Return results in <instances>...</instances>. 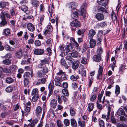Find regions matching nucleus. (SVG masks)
<instances>
[{
	"label": "nucleus",
	"instance_id": "f257e3e1",
	"mask_svg": "<svg viewBox=\"0 0 127 127\" xmlns=\"http://www.w3.org/2000/svg\"><path fill=\"white\" fill-rule=\"evenodd\" d=\"M48 71L47 67H43L42 70H38L37 73V76L38 78H41L45 76L46 74Z\"/></svg>",
	"mask_w": 127,
	"mask_h": 127
},
{
	"label": "nucleus",
	"instance_id": "f03ea898",
	"mask_svg": "<svg viewBox=\"0 0 127 127\" xmlns=\"http://www.w3.org/2000/svg\"><path fill=\"white\" fill-rule=\"evenodd\" d=\"M59 48L62 53H64V55L67 54L69 51L68 45H66L65 47V45H60L59 46Z\"/></svg>",
	"mask_w": 127,
	"mask_h": 127
},
{
	"label": "nucleus",
	"instance_id": "7ed1b4c3",
	"mask_svg": "<svg viewBox=\"0 0 127 127\" xmlns=\"http://www.w3.org/2000/svg\"><path fill=\"white\" fill-rule=\"evenodd\" d=\"M66 6L70 9L72 11L74 10H77L76 9V8L77 7L78 4L76 2H71L67 4Z\"/></svg>",
	"mask_w": 127,
	"mask_h": 127
},
{
	"label": "nucleus",
	"instance_id": "20e7f679",
	"mask_svg": "<svg viewBox=\"0 0 127 127\" xmlns=\"http://www.w3.org/2000/svg\"><path fill=\"white\" fill-rule=\"evenodd\" d=\"M86 7V4L85 3H84L81 7V14L82 15L84 19L86 18V11L85 10Z\"/></svg>",
	"mask_w": 127,
	"mask_h": 127
},
{
	"label": "nucleus",
	"instance_id": "39448f33",
	"mask_svg": "<svg viewBox=\"0 0 127 127\" xmlns=\"http://www.w3.org/2000/svg\"><path fill=\"white\" fill-rule=\"evenodd\" d=\"M99 67L98 69V73L96 77L97 79H102V72L103 70V68L102 66L99 65Z\"/></svg>",
	"mask_w": 127,
	"mask_h": 127
},
{
	"label": "nucleus",
	"instance_id": "423d86ee",
	"mask_svg": "<svg viewBox=\"0 0 127 127\" xmlns=\"http://www.w3.org/2000/svg\"><path fill=\"white\" fill-rule=\"evenodd\" d=\"M54 80L55 85L60 87H62L61 83L60 82H62V79L59 78L58 76H56L54 78Z\"/></svg>",
	"mask_w": 127,
	"mask_h": 127
},
{
	"label": "nucleus",
	"instance_id": "0eeeda50",
	"mask_svg": "<svg viewBox=\"0 0 127 127\" xmlns=\"http://www.w3.org/2000/svg\"><path fill=\"white\" fill-rule=\"evenodd\" d=\"M70 25L72 27H75L77 28L80 27V23L76 19H75L70 23Z\"/></svg>",
	"mask_w": 127,
	"mask_h": 127
},
{
	"label": "nucleus",
	"instance_id": "6e6552de",
	"mask_svg": "<svg viewBox=\"0 0 127 127\" xmlns=\"http://www.w3.org/2000/svg\"><path fill=\"white\" fill-rule=\"evenodd\" d=\"M27 27L29 31L32 32H33L35 29L34 25L31 23H29L27 24Z\"/></svg>",
	"mask_w": 127,
	"mask_h": 127
},
{
	"label": "nucleus",
	"instance_id": "1a4fd4ad",
	"mask_svg": "<svg viewBox=\"0 0 127 127\" xmlns=\"http://www.w3.org/2000/svg\"><path fill=\"white\" fill-rule=\"evenodd\" d=\"M42 110V108L40 106H38L36 107L35 109V113L37 117H39L40 115V114L41 113Z\"/></svg>",
	"mask_w": 127,
	"mask_h": 127
},
{
	"label": "nucleus",
	"instance_id": "9d476101",
	"mask_svg": "<svg viewBox=\"0 0 127 127\" xmlns=\"http://www.w3.org/2000/svg\"><path fill=\"white\" fill-rule=\"evenodd\" d=\"M95 17L98 21H101L104 20V15L100 13H98L95 15Z\"/></svg>",
	"mask_w": 127,
	"mask_h": 127
},
{
	"label": "nucleus",
	"instance_id": "9b49d317",
	"mask_svg": "<svg viewBox=\"0 0 127 127\" xmlns=\"http://www.w3.org/2000/svg\"><path fill=\"white\" fill-rule=\"evenodd\" d=\"M96 33L95 31L93 29L90 30L88 34V39L92 38L95 35Z\"/></svg>",
	"mask_w": 127,
	"mask_h": 127
},
{
	"label": "nucleus",
	"instance_id": "f8f14e48",
	"mask_svg": "<svg viewBox=\"0 0 127 127\" xmlns=\"http://www.w3.org/2000/svg\"><path fill=\"white\" fill-rule=\"evenodd\" d=\"M10 33V30L8 28L3 29L2 32V35L4 36H8Z\"/></svg>",
	"mask_w": 127,
	"mask_h": 127
},
{
	"label": "nucleus",
	"instance_id": "ddd939ff",
	"mask_svg": "<svg viewBox=\"0 0 127 127\" xmlns=\"http://www.w3.org/2000/svg\"><path fill=\"white\" fill-rule=\"evenodd\" d=\"M21 9L22 11L25 12L27 14H29L30 13V11L28 10V8L27 6L25 5H23L21 7Z\"/></svg>",
	"mask_w": 127,
	"mask_h": 127
},
{
	"label": "nucleus",
	"instance_id": "4468645a",
	"mask_svg": "<svg viewBox=\"0 0 127 127\" xmlns=\"http://www.w3.org/2000/svg\"><path fill=\"white\" fill-rule=\"evenodd\" d=\"M44 52V50L41 49H36L34 51V54L36 55H42Z\"/></svg>",
	"mask_w": 127,
	"mask_h": 127
},
{
	"label": "nucleus",
	"instance_id": "2eb2a0df",
	"mask_svg": "<svg viewBox=\"0 0 127 127\" xmlns=\"http://www.w3.org/2000/svg\"><path fill=\"white\" fill-rule=\"evenodd\" d=\"M93 60L96 62H99L101 60V57L100 55L97 54L96 55H94L93 57Z\"/></svg>",
	"mask_w": 127,
	"mask_h": 127
},
{
	"label": "nucleus",
	"instance_id": "dca6fc26",
	"mask_svg": "<svg viewBox=\"0 0 127 127\" xmlns=\"http://www.w3.org/2000/svg\"><path fill=\"white\" fill-rule=\"evenodd\" d=\"M5 82L8 84H11L14 82V79L11 77H7L5 78Z\"/></svg>",
	"mask_w": 127,
	"mask_h": 127
},
{
	"label": "nucleus",
	"instance_id": "f3484780",
	"mask_svg": "<svg viewBox=\"0 0 127 127\" xmlns=\"http://www.w3.org/2000/svg\"><path fill=\"white\" fill-rule=\"evenodd\" d=\"M90 40V47L91 48L94 47L95 45L96 42L95 40L92 38L91 39H88Z\"/></svg>",
	"mask_w": 127,
	"mask_h": 127
},
{
	"label": "nucleus",
	"instance_id": "a211bd4d",
	"mask_svg": "<svg viewBox=\"0 0 127 127\" xmlns=\"http://www.w3.org/2000/svg\"><path fill=\"white\" fill-rule=\"evenodd\" d=\"M110 108H108V110L107 113L106 115L104 114L102 115V118L104 119H105L107 121H108V120L109 118V116L111 111H110Z\"/></svg>",
	"mask_w": 127,
	"mask_h": 127
},
{
	"label": "nucleus",
	"instance_id": "6ab92c4d",
	"mask_svg": "<svg viewBox=\"0 0 127 127\" xmlns=\"http://www.w3.org/2000/svg\"><path fill=\"white\" fill-rule=\"evenodd\" d=\"M57 104V101L56 100L53 99L51 101L50 103V105L51 107L54 108H55Z\"/></svg>",
	"mask_w": 127,
	"mask_h": 127
},
{
	"label": "nucleus",
	"instance_id": "aec40b11",
	"mask_svg": "<svg viewBox=\"0 0 127 127\" xmlns=\"http://www.w3.org/2000/svg\"><path fill=\"white\" fill-rule=\"evenodd\" d=\"M94 104L90 102L88 104L87 107V110L89 112H91L92 111L94 108Z\"/></svg>",
	"mask_w": 127,
	"mask_h": 127
},
{
	"label": "nucleus",
	"instance_id": "412c9836",
	"mask_svg": "<svg viewBox=\"0 0 127 127\" xmlns=\"http://www.w3.org/2000/svg\"><path fill=\"white\" fill-rule=\"evenodd\" d=\"M79 78V76L76 74L72 75L70 77V79L72 81H76Z\"/></svg>",
	"mask_w": 127,
	"mask_h": 127
},
{
	"label": "nucleus",
	"instance_id": "4be33fe9",
	"mask_svg": "<svg viewBox=\"0 0 127 127\" xmlns=\"http://www.w3.org/2000/svg\"><path fill=\"white\" fill-rule=\"evenodd\" d=\"M16 57L18 59H20L22 56V51L20 50L17 51L15 53Z\"/></svg>",
	"mask_w": 127,
	"mask_h": 127
},
{
	"label": "nucleus",
	"instance_id": "5701e85b",
	"mask_svg": "<svg viewBox=\"0 0 127 127\" xmlns=\"http://www.w3.org/2000/svg\"><path fill=\"white\" fill-rule=\"evenodd\" d=\"M19 95V94L17 93H15L13 94L12 97V101L13 103H15L16 102Z\"/></svg>",
	"mask_w": 127,
	"mask_h": 127
},
{
	"label": "nucleus",
	"instance_id": "b1692460",
	"mask_svg": "<svg viewBox=\"0 0 127 127\" xmlns=\"http://www.w3.org/2000/svg\"><path fill=\"white\" fill-rule=\"evenodd\" d=\"M9 4L7 2L1 1L0 2V7L3 8L6 6H8Z\"/></svg>",
	"mask_w": 127,
	"mask_h": 127
},
{
	"label": "nucleus",
	"instance_id": "393cba45",
	"mask_svg": "<svg viewBox=\"0 0 127 127\" xmlns=\"http://www.w3.org/2000/svg\"><path fill=\"white\" fill-rule=\"evenodd\" d=\"M70 124L72 127H77V122L75 119H71L70 120Z\"/></svg>",
	"mask_w": 127,
	"mask_h": 127
},
{
	"label": "nucleus",
	"instance_id": "a878e982",
	"mask_svg": "<svg viewBox=\"0 0 127 127\" xmlns=\"http://www.w3.org/2000/svg\"><path fill=\"white\" fill-rule=\"evenodd\" d=\"M52 32L49 31L48 30H46L44 32V33L45 36L47 38H48L49 37L51 36V32Z\"/></svg>",
	"mask_w": 127,
	"mask_h": 127
},
{
	"label": "nucleus",
	"instance_id": "bb28decb",
	"mask_svg": "<svg viewBox=\"0 0 127 127\" xmlns=\"http://www.w3.org/2000/svg\"><path fill=\"white\" fill-rule=\"evenodd\" d=\"M46 80V78H43L39 79L37 81V84L38 85L44 84L45 83Z\"/></svg>",
	"mask_w": 127,
	"mask_h": 127
},
{
	"label": "nucleus",
	"instance_id": "cd10ccee",
	"mask_svg": "<svg viewBox=\"0 0 127 127\" xmlns=\"http://www.w3.org/2000/svg\"><path fill=\"white\" fill-rule=\"evenodd\" d=\"M97 1L100 5L105 6L106 5V0H97Z\"/></svg>",
	"mask_w": 127,
	"mask_h": 127
},
{
	"label": "nucleus",
	"instance_id": "c85d7f7f",
	"mask_svg": "<svg viewBox=\"0 0 127 127\" xmlns=\"http://www.w3.org/2000/svg\"><path fill=\"white\" fill-rule=\"evenodd\" d=\"M39 2L38 0H36L32 1L31 2V4L33 6L37 7H38L39 4Z\"/></svg>",
	"mask_w": 127,
	"mask_h": 127
},
{
	"label": "nucleus",
	"instance_id": "c756f323",
	"mask_svg": "<svg viewBox=\"0 0 127 127\" xmlns=\"http://www.w3.org/2000/svg\"><path fill=\"white\" fill-rule=\"evenodd\" d=\"M79 63L78 62H76L72 63V67L74 69H77L79 65Z\"/></svg>",
	"mask_w": 127,
	"mask_h": 127
},
{
	"label": "nucleus",
	"instance_id": "7c9ffc66",
	"mask_svg": "<svg viewBox=\"0 0 127 127\" xmlns=\"http://www.w3.org/2000/svg\"><path fill=\"white\" fill-rule=\"evenodd\" d=\"M66 59L68 64L70 65L72 64L73 62V59L71 58L70 56L68 55L66 57Z\"/></svg>",
	"mask_w": 127,
	"mask_h": 127
},
{
	"label": "nucleus",
	"instance_id": "2f4dec72",
	"mask_svg": "<svg viewBox=\"0 0 127 127\" xmlns=\"http://www.w3.org/2000/svg\"><path fill=\"white\" fill-rule=\"evenodd\" d=\"M125 114V112L124 110L122 108L119 109L117 112V114L119 116L123 115Z\"/></svg>",
	"mask_w": 127,
	"mask_h": 127
},
{
	"label": "nucleus",
	"instance_id": "473e14b6",
	"mask_svg": "<svg viewBox=\"0 0 127 127\" xmlns=\"http://www.w3.org/2000/svg\"><path fill=\"white\" fill-rule=\"evenodd\" d=\"M78 125L80 127H85V122L83 121L80 120V119L78 121Z\"/></svg>",
	"mask_w": 127,
	"mask_h": 127
},
{
	"label": "nucleus",
	"instance_id": "72a5a7b5",
	"mask_svg": "<svg viewBox=\"0 0 127 127\" xmlns=\"http://www.w3.org/2000/svg\"><path fill=\"white\" fill-rule=\"evenodd\" d=\"M98 25L102 28L105 27L107 26V22L106 21H103L98 24Z\"/></svg>",
	"mask_w": 127,
	"mask_h": 127
},
{
	"label": "nucleus",
	"instance_id": "f704fd0d",
	"mask_svg": "<svg viewBox=\"0 0 127 127\" xmlns=\"http://www.w3.org/2000/svg\"><path fill=\"white\" fill-rule=\"evenodd\" d=\"M88 61V60L86 58L84 57H83L81 58V63L83 64H87Z\"/></svg>",
	"mask_w": 127,
	"mask_h": 127
},
{
	"label": "nucleus",
	"instance_id": "c9c22d12",
	"mask_svg": "<svg viewBox=\"0 0 127 127\" xmlns=\"http://www.w3.org/2000/svg\"><path fill=\"white\" fill-rule=\"evenodd\" d=\"M111 18L112 20L114 21H117V17L114 11L112 10L111 13Z\"/></svg>",
	"mask_w": 127,
	"mask_h": 127
},
{
	"label": "nucleus",
	"instance_id": "e433bc0d",
	"mask_svg": "<svg viewBox=\"0 0 127 127\" xmlns=\"http://www.w3.org/2000/svg\"><path fill=\"white\" fill-rule=\"evenodd\" d=\"M54 9V6L53 5H52L50 7H49L48 9V11L50 17H52V14Z\"/></svg>",
	"mask_w": 127,
	"mask_h": 127
},
{
	"label": "nucleus",
	"instance_id": "4c0bfd02",
	"mask_svg": "<svg viewBox=\"0 0 127 127\" xmlns=\"http://www.w3.org/2000/svg\"><path fill=\"white\" fill-rule=\"evenodd\" d=\"M98 12L101 11L102 13H106L107 12L105 8L102 6L99 7L98 9Z\"/></svg>",
	"mask_w": 127,
	"mask_h": 127
},
{
	"label": "nucleus",
	"instance_id": "58836bf2",
	"mask_svg": "<svg viewBox=\"0 0 127 127\" xmlns=\"http://www.w3.org/2000/svg\"><path fill=\"white\" fill-rule=\"evenodd\" d=\"M61 62L62 65L65 66L66 68L67 69L68 68V66L66 65L64 59H61Z\"/></svg>",
	"mask_w": 127,
	"mask_h": 127
},
{
	"label": "nucleus",
	"instance_id": "ea45409f",
	"mask_svg": "<svg viewBox=\"0 0 127 127\" xmlns=\"http://www.w3.org/2000/svg\"><path fill=\"white\" fill-rule=\"evenodd\" d=\"M38 91L37 89L35 88L33 89L32 91L31 95H39L38 94Z\"/></svg>",
	"mask_w": 127,
	"mask_h": 127
},
{
	"label": "nucleus",
	"instance_id": "a19ab883",
	"mask_svg": "<svg viewBox=\"0 0 127 127\" xmlns=\"http://www.w3.org/2000/svg\"><path fill=\"white\" fill-rule=\"evenodd\" d=\"M18 68V67L15 65H11L10 67V68L11 71L12 72L15 71Z\"/></svg>",
	"mask_w": 127,
	"mask_h": 127
},
{
	"label": "nucleus",
	"instance_id": "79ce46f5",
	"mask_svg": "<svg viewBox=\"0 0 127 127\" xmlns=\"http://www.w3.org/2000/svg\"><path fill=\"white\" fill-rule=\"evenodd\" d=\"M2 63L6 65H9L11 63V61L10 60L8 59H6L3 60L2 62Z\"/></svg>",
	"mask_w": 127,
	"mask_h": 127
},
{
	"label": "nucleus",
	"instance_id": "37998d69",
	"mask_svg": "<svg viewBox=\"0 0 127 127\" xmlns=\"http://www.w3.org/2000/svg\"><path fill=\"white\" fill-rule=\"evenodd\" d=\"M62 92L65 96H67L69 95L68 90L65 89L62 90Z\"/></svg>",
	"mask_w": 127,
	"mask_h": 127
},
{
	"label": "nucleus",
	"instance_id": "c03bdc74",
	"mask_svg": "<svg viewBox=\"0 0 127 127\" xmlns=\"http://www.w3.org/2000/svg\"><path fill=\"white\" fill-rule=\"evenodd\" d=\"M70 115L72 116H74L75 114V111L74 108L71 107L70 109Z\"/></svg>",
	"mask_w": 127,
	"mask_h": 127
},
{
	"label": "nucleus",
	"instance_id": "a18cd8bd",
	"mask_svg": "<svg viewBox=\"0 0 127 127\" xmlns=\"http://www.w3.org/2000/svg\"><path fill=\"white\" fill-rule=\"evenodd\" d=\"M76 11V10H75L74 12L73 11H72V13L71 14V17L72 18H74L78 17V13Z\"/></svg>",
	"mask_w": 127,
	"mask_h": 127
},
{
	"label": "nucleus",
	"instance_id": "49530a36",
	"mask_svg": "<svg viewBox=\"0 0 127 127\" xmlns=\"http://www.w3.org/2000/svg\"><path fill=\"white\" fill-rule=\"evenodd\" d=\"M68 55L71 57L74 58L76 57L77 56V52L76 51L71 53H69L68 54Z\"/></svg>",
	"mask_w": 127,
	"mask_h": 127
},
{
	"label": "nucleus",
	"instance_id": "de8ad7c7",
	"mask_svg": "<svg viewBox=\"0 0 127 127\" xmlns=\"http://www.w3.org/2000/svg\"><path fill=\"white\" fill-rule=\"evenodd\" d=\"M2 20L0 23V26H4L7 24V21L4 19H1Z\"/></svg>",
	"mask_w": 127,
	"mask_h": 127
},
{
	"label": "nucleus",
	"instance_id": "09e8293b",
	"mask_svg": "<svg viewBox=\"0 0 127 127\" xmlns=\"http://www.w3.org/2000/svg\"><path fill=\"white\" fill-rule=\"evenodd\" d=\"M116 61H114L113 62V63L111 64L109 66V67H111L112 70L113 71L115 68V67H116Z\"/></svg>",
	"mask_w": 127,
	"mask_h": 127
},
{
	"label": "nucleus",
	"instance_id": "8fccbe9b",
	"mask_svg": "<svg viewBox=\"0 0 127 127\" xmlns=\"http://www.w3.org/2000/svg\"><path fill=\"white\" fill-rule=\"evenodd\" d=\"M120 88L118 85H116V89L115 92V94L117 95H118L120 93Z\"/></svg>",
	"mask_w": 127,
	"mask_h": 127
},
{
	"label": "nucleus",
	"instance_id": "3c124183",
	"mask_svg": "<svg viewBox=\"0 0 127 127\" xmlns=\"http://www.w3.org/2000/svg\"><path fill=\"white\" fill-rule=\"evenodd\" d=\"M56 122L57 126L58 127H63V123L61 120H57Z\"/></svg>",
	"mask_w": 127,
	"mask_h": 127
},
{
	"label": "nucleus",
	"instance_id": "603ef678",
	"mask_svg": "<svg viewBox=\"0 0 127 127\" xmlns=\"http://www.w3.org/2000/svg\"><path fill=\"white\" fill-rule=\"evenodd\" d=\"M32 98V100L33 102H35L37 101L39 97V95H34Z\"/></svg>",
	"mask_w": 127,
	"mask_h": 127
},
{
	"label": "nucleus",
	"instance_id": "864d4df0",
	"mask_svg": "<svg viewBox=\"0 0 127 127\" xmlns=\"http://www.w3.org/2000/svg\"><path fill=\"white\" fill-rule=\"evenodd\" d=\"M15 8L12 7L11 9L10 10V13L12 16H13L15 15Z\"/></svg>",
	"mask_w": 127,
	"mask_h": 127
},
{
	"label": "nucleus",
	"instance_id": "5fc2aeb1",
	"mask_svg": "<svg viewBox=\"0 0 127 127\" xmlns=\"http://www.w3.org/2000/svg\"><path fill=\"white\" fill-rule=\"evenodd\" d=\"M63 122L64 125L66 126H68L70 125V121L68 119H64Z\"/></svg>",
	"mask_w": 127,
	"mask_h": 127
},
{
	"label": "nucleus",
	"instance_id": "6e6d98bb",
	"mask_svg": "<svg viewBox=\"0 0 127 127\" xmlns=\"http://www.w3.org/2000/svg\"><path fill=\"white\" fill-rule=\"evenodd\" d=\"M56 99L58 100V103L59 104H61L62 102L60 96L59 95H57L56 96Z\"/></svg>",
	"mask_w": 127,
	"mask_h": 127
},
{
	"label": "nucleus",
	"instance_id": "4d7b16f0",
	"mask_svg": "<svg viewBox=\"0 0 127 127\" xmlns=\"http://www.w3.org/2000/svg\"><path fill=\"white\" fill-rule=\"evenodd\" d=\"M70 40L71 41H72L73 42V44H74L75 47H77L78 46L79 44L75 40V39L74 38H72L71 37L70 38Z\"/></svg>",
	"mask_w": 127,
	"mask_h": 127
},
{
	"label": "nucleus",
	"instance_id": "13d9d810",
	"mask_svg": "<svg viewBox=\"0 0 127 127\" xmlns=\"http://www.w3.org/2000/svg\"><path fill=\"white\" fill-rule=\"evenodd\" d=\"M24 57L25 59L27 58V62L29 63H30V61L31 59V57L30 56H28L27 54H25L24 55Z\"/></svg>",
	"mask_w": 127,
	"mask_h": 127
},
{
	"label": "nucleus",
	"instance_id": "bf43d9fd",
	"mask_svg": "<svg viewBox=\"0 0 127 127\" xmlns=\"http://www.w3.org/2000/svg\"><path fill=\"white\" fill-rule=\"evenodd\" d=\"M66 75L64 73L62 74L61 76L59 77V78L62 79V81L63 80H66L67 79L66 77Z\"/></svg>",
	"mask_w": 127,
	"mask_h": 127
},
{
	"label": "nucleus",
	"instance_id": "052dcab7",
	"mask_svg": "<svg viewBox=\"0 0 127 127\" xmlns=\"http://www.w3.org/2000/svg\"><path fill=\"white\" fill-rule=\"evenodd\" d=\"M117 127H127V125L124 123H118L116 125Z\"/></svg>",
	"mask_w": 127,
	"mask_h": 127
},
{
	"label": "nucleus",
	"instance_id": "680f3d73",
	"mask_svg": "<svg viewBox=\"0 0 127 127\" xmlns=\"http://www.w3.org/2000/svg\"><path fill=\"white\" fill-rule=\"evenodd\" d=\"M24 86L25 87L27 86L28 85L29 83L28 79L27 78H25V77H24Z\"/></svg>",
	"mask_w": 127,
	"mask_h": 127
},
{
	"label": "nucleus",
	"instance_id": "e2e57ef3",
	"mask_svg": "<svg viewBox=\"0 0 127 127\" xmlns=\"http://www.w3.org/2000/svg\"><path fill=\"white\" fill-rule=\"evenodd\" d=\"M93 77H91L89 80V83L88 84V88H89L91 86L92 83L93 82Z\"/></svg>",
	"mask_w": 127,
	"mask_h": 127
},
{
	"label": "nucleus",
	"instance_id": "0e129e2a",
	"mask_svg": "<svg viewBox=\"0 0 127 127\" xmlns=\"http://www.w3.org/2000/svg\"><path fill=\"white\" fill-rule=\"evenodd\" d=\"M98 123L100 127H104V122L103 120H100Z\"/></svg>",
	"mask_w": 127,
	"mask_h": 127
},
{
	"label": "nucleus",
	"instance_id": "69168bd1",
	"mask_svg": "<svg viewBox=\"0 0 127 127\" xmlns=\"http://www.w3.org/2000/svg\"><path fill=\"white\" fill-rule=\"evenodd\" d=\"M44 16L43 15H42L40 16V22L39 24V26H41L42 25V22L44 20Z\"/></svg>",
	"mask_w": 127,
	"mask_h": 127
},
{
	"label": "nucleus",
	"instance_id": "338daca9",
	"mask_svg": "<svg viewBox=\"0 0 127 127\" xmlns=\"http://www.w3.org/2000/svg\"><path fill=\"white\" fill-rule=\"evenodd\" d=\"M96 97L97 95H94L90 98V100L92 102H94L96 99Z\"/></svg>",
	"mask_w": 127,
	"mask_h": 127
},
{
	"label": "nucleus",
	"instance_id": "774afa93",
	"mask_svg": "<svg viewBox=\"0 0 127 127\" xmlns=\"http://www.w3.org/2000/svg\"><path fill=\"white\" fill-rule=\"evenodd\" d=\"M85 31L84 30L82 29L81 30L79 29L77 32V34L79 35H81L82 34H83Z\"/></svg>",
	"mask_w": 127,
	"mask_h": 127
}]
</instances>
